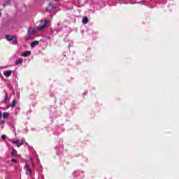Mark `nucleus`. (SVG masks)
<instances>
[{
  "instance_id": "0eeeda50",
  "label": "nucleus",
  "mask_w": 179,
  "mask_h": 179,
  "mask_svg": "<svg viewBox=\"0 0 179 179\" xmlns=\"http://www.w3.org/2000/svg\"><path fill=\"white\" fill-rule=\"evenodd\" d=\"M3 73L6 78H9V76H12V71H5Z\"/></svg>"
},
{
  "instance_id": "aec40b11",
  "label": "nucleus",
  "mask_w": 179,
  "mask_h": 179,
  "mask_svg": "<svg viewBox=\"0 0 179 179\" xmlns=\"http://www.w3.org/2000/svg\"><path fill=\"white\" fill-rule=\"evenodd\" d=\"M57 26H61V22H58Z\"/></svg>"
},
{
  "instance_id": "6e6552de",
  "label": "nucleus",
  "mask_w": 179,
  "mask_h": 179,
  "mask_svg": "<svg viewBox=\"0 0 179 179\" xmlns=\"http://www.w3.org/2000/svg\"><path fill=\"white\" fill-rule=\"evenodd\" d=\"M82 22L83 24H87V23H89V18H87V17H84L82 20Z\"/></svg>"
},
{
  "instance_id": "2eb2a0df",
  "label": "nucleus",
  "mask_w": 179,
  "mask_h": 179,
  "mask_svg": "<svg viewBox=\"0 0 179 179\" xmlns=\"http://www.w3.org/2000/svg\"><path fill=\"white\" fill-rule=\"evenodd\" d=\"M16 155H17V152L16 151V150H15V148H13L11 152V156H16Z\"/></svg>"
},
{
  "instance_id": "f8f14e48",
  "label": "nucleus",
  "mask_w": 179,
  "mask_h": 179,
  "mask_svg": "<svg viewBox=\"0 0 179 179\" xmlns=\"http://www.w3.org/2000/svg\"><path fill=\"white\" fill-rule=\"evenodd\" d=\"M5 96H4V103H8V92L6 91H4Z\"/></svg>"
},
{
  "instance_id": "f3484780",
  "label": "nucleus",
  "mask_w": 179,
  "mask_h": 179,
  "mask_svg": "<svg viewBox=\"0 0 179 179\" xmlns=\"http://www.w3.org/2000/svg\"><path fill=\"white\" fill-rule=\"evenodd\" d=\"M1 138L3 139V141H5V140L6 139V135L3 134V135L1 136Z\"/></svg>"
},
{
  "instance_id": "f257e3e1",
  "label": "nucleus",
  "mask_w": 179,
  "mask_h": 179,
  "mask_svg": "<svg viewBox=\"0 0 179 179\" xmlns=\"http://www.w3.org/2000/svg\"><path fill=\"white\" fill-rule=\"evenodd\" d=\"M51 24L50 23V20L45 19L43 20H41L39 25L36 26L37 30H45V29H47L48 26H50Z\"/></svg>"
},
{
  "instance_id": "9d476101",
  "label": "nucleus",
  "mask_w": 179,
  "mask_h": 179,
  "mask_svg": "<svg viewBox=\"0 0 179 179\" xmlns=\"http://www.w3.org/2000/svg\"><path fill=\"white\" fill-rule=\"evenodd\" d=\"M48 8L50 10H52L53 9H55V6L52 3H50Z\"/></svg>"
},
{
  "instance_id": "4468645a",
  "label": "nucleus",
  "mask_w": 179,
  "mask_h": 179,
  "mask_svg": "<svg viewBox=\"0 0 179 179\" xmlns=\"http://www.w3.org/2000/svg\"><path fill=\"white\" fill-rule=\"evenodd\" d=\"M8 117H9L8 113L5 112L3 113V117L4 118V120H6V118H8Z\"/></svg>"
},
{
  "instance_id": "423d86ee",
  "label": "nucleus",
  "mask_w": 179,
  "mask_h": 179,
  "mask_svg": "<svg viewBox=\"0 0 179 179\" xmlns=\"http://www.w3.org/2000/svg\"><path fill=\"white\" fill-rule=\"evenodd\" d=\"M24 169L26 170V174L27 176H31V169H30V166H29V164H25Z\"/></svg>"
},
{
  "instance_id": "dca6fc26",
  "label": "nucleus",
  "mask_w": 179,
  "mask_h": 179,
  "mask_svg": "<svg viewBox=\"0 0 179 179\" xmlns=\"http://www.w3.org/2000/svg\"><path fill=\"white\" fill-rule=\"evenodd\" d=\"M16 100H13V104H12V106H11V107H15L16 106Z\"/></svg>"
},
{
  "instance_id": "f03ea898",
  "label": "nucleus",
  "mask_w": 179,
  "mask_h": 179,
  "mask_svg": "<svg viewBox=\"0 0 179 179\" xmlns=\"http://www.w3.org/2000/svg\"><path fill=\"white\" fill-rule=\"evenodd\" d=\"M73 177L75 179H82L85 178V171H75L73 173Z\"/></svg>"
},
{
  "instance_id": "412c9836",
  "label": "nucleus",
  "mask_w": 179,
  "mask_h": 179,
  "mask_svg": "<svg viewBox=\"0 0 179 179\" xmlns=\"http://www.w3.org/2000/svg\"><path fill=\"white\" fill-rule=\"evenodd\" d=\"M3 6H6V4H3Z\"/></svg>"
},
{
  "instance_id": "7ed1b4c3",
  "label": "nucleus",
  "mask_w": 179,
  "mask_h": 179,
  "mask_svg": "<svg viewBox=\"0 0 179 179\" xmlns=\"http://www.w3.org/2000/svg\"><path fill=\"white\" fill-rule=\"evenodd\" d=\"M11 143H13V145H16L17 148H20L22 145H24V141L23 140L19 141L17 138H14V139H10L9 140Z\"/></svg>"
},
{
  "instance_id": "a211bd4d",
  "label": "nucleus",
  "mask_w": 179,
  "mask_h": 179,
  "mask_svg": "<svg viewBox=\"0 0 179 179\" xmlns=\"http://www.w3.org/2000/svg\"><path fill=\"white\" fill-rule=\"evenodd\" d=\"M11 162H12V163H17V161H16V159H11Z\"/></svg>"
},
{
  "instance_id": "4be33fe9",
  "label": "nucleus",
  "mask_w": 179,
  "mask_h": 179,
  "mask_svg": "<svg viewBox=\"0 0 179 179\" xmlns=\"http://www.w3.org/2000/svg\"><path fill=\"white\" fill-rule=\"evenodd\" d=\"M56 1H59V0H56Z\"/></svg>"
},
{
  "instance_id": "9b49d317",
  "label": "nucleus",
  "mask_w": 179,
  "mask_h": 179,
  "mask_svg": "<svg viewBox=\"0 0 179 179\" xmlns=\"http://www.w3.org/2000/svg\"><path fill=\"white\" fill-rule=\"evenodd\" d=\"M23 62V59L20 58L15 61V65H19V64H22Z\"/></svg>"
},
{
  "instance_id": "6ab92c4d",
  "label": "nucleus",
  "mask_w": 179,
  "mask_h": 179,
  "mask_svg": "<svg viewBox=\"0 0 179 179\" xmlns=\"http://www.w3.org/2000/svg\"><path fill=\"white\" fill-rule=\"evenodd\" d=\"M0 118H2V112H0Z\"/></svg>"
},
{
  "instance_id": "20e7f679",
  "label": "nucleus",
  "mask_w": 179,
  "mask_h": 179,
  "mask_svg": "<svg viewBox=\"0 0 179 179\" xmlns=\"http://www.w3.org/2000/svg\"><path fill=\"white\" fill-rule=\"evenodd\" d=\"M6 40H7L8 41H12L13 44L14 45L17 44V38L16 37V36L6 35Z\"/></svg>"
},
{
  "instance_id": "ddd939ff",
  "label": "nucleus",
  "mask_w": 179,
  "mask_h": 179,
  "mask_svg": "<svg viewBox=\"0 0 179 179\" xmlns=\"http://www.w3.org/2000/svg\"><path fill=\"white\" fill-rule=\"evenodd\" d=\"M40 44V42L38 41H34L31 43V45H38Z\"/></svg>"
},
{
  "instance_id": "1a4fd4ad",
  "label": "nucleus",
  "mask_w": 179,
  "mask_h": 179,
  "mask_svg": "<svg viewBox=\"0 0 179 179\" xmlns=\"http://www.w3.org/2000/svg\"><path fill=\"white\" fill-rule=\"evenodd\" d=\"M31 54V52L30 51H25L22 52V57H29Z\"/></svg>"
},
{
  "instance_id": "39448f33",
  "label": "nucleus",
  "mask_w": 179,
  "mask_h": 179,
  "mask_svg": "<svg viewBox=\"0 0 179 179\" xmlns=\"http://www.w3.org/2000/svg\"><path fill=\"white\" fill-rule=\"evenodd\" d=\"M35 33H37V29L34 27H29L28 29V36H33Z\"/></svg>"
}]
</instances>
